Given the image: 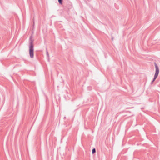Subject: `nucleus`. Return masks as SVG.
Listing matches in <instances>:
<instances>
[{
	"label": "nucleus",
	"instance_id": "7ed1b4c3",
	"mask_svg": "<svg viewBox=\"0 0 160 160\" xmlns=\"http://www.w3.org/2000/svg\"><path fill=\"white\" fill-rule=\"evenodd\" d=\"M95 151H96L95 149V148L93 149L92 150V153H95Z\"/></svg>",
	"mask_w": 160,
	"mask_h": 160
},
{
	"label": "nucleus",
	"instance_id": "f257e3e1",
	"mask_svg": "<svg viewBox=\"0 0 160 160\" xmlns=\"http://www.w3.org/2000/svg\"><path fill=\"white\" fill-rule=\"evenodd\" d=\"M154 64L156 69L155 73L154 75V78L152 82V83L157 78L159 73V69L158 65L156 63H155Z\"/></svg>",
	"mask_w": 160,
	"mask_h": 160
},
{
	"label": "nucleus",
	"instance_id": "20e7f679",
	"mask_svg": "<svg viewBox=\"0 0 160 160\" xmlns=\"http://www.w3.org/2000/svg\"><path fill=\"white\" fill-rule=\"evenodd\" d=\"M58 1L59 3L60 4H62V0H58Z\"/></svg>",
	"mask_w": 160,
	"mask_h": 160
},
{
	"label": "nucleus",
	"instance_id": "f03ea898",
	"mask_svg": "<svg viewBox=\"0 0 160 160\" xmlns=\"http://www.w3.org/2000/svg\"><path fill=\"white\" fill-rule=\"evenodd\" d=\"M33 46L32 43H31L29 47V53L30 57L32 58L34 57Z\"/></svg>",
	"mask_w": 160,
	"mask_h": 160
}]
</instances>
